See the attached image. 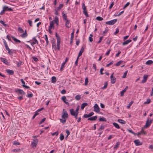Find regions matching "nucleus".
<instances>
[{"instance_id": "obj_1", "label": "nucleus", "mask_w": 153, "mask_h": 153, "mask_svg": "<svg viewBox=\"0 0 153 153\" xmlns=\"http://www.w3.org/2000/svg\"><path fill=\"white\" fill-rule=\"evenodd\" d=\"M55 36L57 40V49L59 51L60 50V37L56 32L55 33Z\"/></svg>"}, {"instance_id": "obj_2", "label": "nucleus", "mask_w": 153, "mask_h": 153, "mask_svg": "<svg viewBox=\"0 0 153 153\" xmlns=\"http://www.w3.org/2000/svg\"><path fill=\"white\" fill-rule=\"evenodd\" d=\"M70 112L72 116H74L76 119H78L77 116L78 114L75 113V111L73 109H70Z\"/></svg>"}, {"instance_id": "obj_3", "label": "nucleus", "mask_w": 153, "mask_h": 153, "mask_svg": "<svg viewBox=\"0 0 153 153\" xmlns=\"http://www.w3.org/2000/svg\"><path fill=\"white\" fill-rule=\"evenodd\" d=\"M152 120H151L149 121V119L148 118L146 120V125L144 127L146 128H148L149 126L152 123Z\"/></svg>"}, {"instance_id": "obj_4", "label": "nucleus", "mask_w": 153, "mask_h": 153, "mask_svg": "<svg viewBox=\"0 0 153 153\" xmlns=\"http://www.w3.org/2000/svg\"><path fill=\"white\" fill-rule=\"evenodd\" d=\"M117 21V19H114L111 21L106 22V24L109 25H112L114 24Z\"/></svg>"}, {"instance_id": "obj_5", "label": "nucleus", "mask_w": 153, "mask_h": 153, "mask_svg": "<svg viewBox=\"0 0 153 153\" xmlns=\"http://www.w3.org/2000/svg\"><path fill=\"white\" fill-rule=\"evenodd\" d=\"M68 116L67 111L63 109V114L62 116V118L63 119L67 118L68 117Z\"/></svg>"}, {"instance_id": "obj_6", "label": "nucleus", "mask_w": 153, "mask_h": 153, "mask_svg": "<svg viewBox=\"0 0 153 153\" xmlns=\"http://www.w3.org/2000/svg\"><path fill=\"white\" fill-rule=\"evenodd\" d=\"M38 142V140L36 138L34 139H33V142L31 143V145L32 147H36Z\"/></svg>"}, {"instance_id": "obj_7", "label": "nucleus", "mask_w": 153, "mask_h": 153, "mask_svg": "<svg viewBox=\"0 0 153 153\" xmlns=\"http://www.w3.org/2000/svg\"><path fill=\"white\" fill-rule=\"evenodd\" d=\"M94 111L97 113L99 112L100 111V108L97 104H95L94 107Z\"/></svg>"}, {"instance_id": "obj_8", "label": "nucleus", "mask_w": 153, "mask_h": 153, "mask_svg": "<svg viewBox=\"0 0 153 153\" xmlns=\"http://www.w3.org/2000/svg\"><path fill=\"white\" fill-rule=\"evenodd\" d=\"M16 92L19 93V95H25V93L21 89L17 90H16Z\"/></svg>"}, {"instance_id": "obj_9", "label": "nucleus", "mask_w": 153, "mask_h": 153, "mask_svg": "<svg viewBox=\"0 0 153 153\" xmlns=\"http://www.w3.org/2000/svg\"><path fill=\"white\" fill-rule=\"evenodd\" d=\"M11 37L12 39L14 41L15 43L16 44H18L21 42L20 40L17 39L14 36H11Z\"/></svg>"}, {"instance_id": "obj_10", "label": "nucleus", "mask_w": 153, "mask_h": 153, "mask_svg": "<svg viewBox=\"0 0 153 153\" xmlns=\"http://www.w3.org/2000/svg\"><path fill=\"white\" fill-rule=\"evenodd\" d=\"M134 142L137 146H140L142 144V143L140 142L139 140H136L134 141Z\"/></svg>"}, {"instance_id": "obj_11", "label": "nucleus", "mask_w": 153, "mask_h": 153, "mask_svg": "<svg viewBox=\"0 0 153 153\" xmlns=\"http://www.w3.org/2000/svg\"><path fill=\"white\" fill-rule=\"evenodd\" d=\"M3 40L6 49L8 51V53L10 54V49L9 48L6 41L4 39H3Z\"/></svg>"}, {"instance_id": "obj_12", "label": "nucleus", "mask_w": 153, "mask_h": 153, "mask_svg": "<svg viewBox=\"0 0 153 153\" xmlns=\"http://www.w3.org/2000/svg\"><path fill=\"white\" fill-rule=\"evenodd\" d=\"M148 76H149L148 75H144L143 76V79L142 81V83H144L146 82Z\"/></svg>"}, {"instance_id": "obj_13", "label": "nucleus", "mask_w": 153, "mask_h": 153, "mask_svg": "<svg viewBox=\"0 0 153 153\" xmlns=\"http://www.w3.org/2000/svg\"><path fill=\"white\" fill-rule=\"evenodd\" d=\"M33 40H34V41L31 43V45L32 46H33L36 43L37 44H38V42L35 37H34L33 39Z\"/></svg>"}, {"instance_id": "obj_14", "label": "nucleus", "mask_w": 153, "mask_h": 153, "mask_svg": "<svg viewBox=\"0 0 153 153\" xmlns=\"http://www.w3.org/2000/svg\"><path fill=\"white\" fill-rule=\"evenodd\" d=\"M62 100L67 105H69V103L67 102L66 100H67L65 96H63L61 98Z\"/></svg>"}, {"instance_id": "obj_15", "label": "nucleus", "mask_w": 153, "mask_h": 153, "mask_svg": "<svg viewBox=\"0 0 153 153\" xmlns=\"http://www.w3.org/2000/svg\"><path fill=\"white\" fill-rule=\"evenodd\" d=\"M97 118V116H95L92 117L88 119V120L91 121H94L96 120Z\"/></svg>"}, {"instance_id": "obj_16", "label": "nucleus", "mask_w": 153, "mask_h": 153, "mask_svg": "<svg viewBox=\"0 0 153 153\" xmlns=\"http://www.w3.org/2000/svg\"><path fill=\"white\" fill-rule=\"evenodd\" d=\"M52 46L53 48L56 51V50H58L57 47H56V43L55 41L52 42Z\"/></svg>"}, {"instance_id": "obj_17", "label": "nucleus", "mask_w": 153, "mask_h": 153, "mask_svg": "<svg viewBox=\"0 0 153 153\" xmlns=\"http://www.w3.org/2000/svg\"><path fill=\"white\" fill-rule=\"evenodd\" d=\"M131 39H128V40H127L126 41H125L123 43V45H126L128 44L129 42H131Z\"/></svg>"}, {"instance_id": "obj_18", "label": "nucleus", "mask_w": 153, "mask_h": 153, "mask_svg": "<svg viewBox=\"0 0 153 153\" xmlns=\"http://www.w3.org/2000/svg\"><path fill=\"white\" fill-rule=\"evenodd\" d=\"M1 61L4 63L5 64L8 65V63L7 62V61L6 59L1 58Z\"/></svg>"}, {"instance_id": "obj_19", "label": "nucleus", "mask_w": 153, "mask_h": 153, "mask_svg": "<svg viewBox=\"0 0 153 153\" xmlns=\"http://www.w3.org/2000/svg\"><path fill=\"white\" fill-rule=\"evenodd\" d=\"M54 22H53V21H51L50 23V26L49 28H52L54 29Z\"/></svg>"}, {"instance_id": "obj_20", "label": "nucleus", "mask_w": 153, "mask_h": 153, "mask_svg": "<svg viewBox=\"0 0 153 153\" xmlns=\"http://www.w3.org/2000/svg\"><path fill=\"white\" fill-rule=\"evenodd\" d=\"M88 104L86 103H83L81 105V109L82 110H83L85 107L88 105Z\"/></svg>"}, {"instance_id": "obj_21", "label": "nucleus", "mask_w": 153, "mask_h": 153, "mask_svg": "<svg viewBox=\"0 0 153 153\" xmlns=\"http://www.w3.org/2000/svg\"><path fill=\"white\" fill-rule=\"evenodd\" d=\"M66 23H65V26H66L68 27L69 28L70 27V25H69V24L70 22L69 20H66Z\"/></svg>"}, {"instance_id": "obj_22", "label": "nucleus", "mask_w": 153, "mask_h": 153, "mask_svg": "<svg viewBox=\"0 0 153 153\" xmlns=\"http://www.w3.org/2000/svg\"><path fill=\"white\" fill-rule=\"evenodd\" d=\"M84 50V48L83 47L82 48L79 52V53L78 55L79 56H80L82 55V53H83V51Z\"/></svg>"}, {"instance_id": "obj_23", "label": "nucleus", "mask_w": 153, "mask_h": 153, "mask_svg": "<svg viewBox=\"0 0 153 153\" xmlns=\"http://www.w3.org/2000/svg\"><path fill=\"white\" fill-rule=\"evenodd\" d=\"M27 34L26 32V31L25 30V32L21 34V36L22 38H25L27 37Z\"/></svg>"}, {"instance_id": "obj_24", "label": "nucleus", "mask_w": 153, "mask_h": 153, "mask_svg": "<svg viewBox=\"0 0 153 153\" xmlns=\"http://www.w3.org/2000/svg\"><path fill=\"white\" fill-rule=\"evenodd\" d=\"M62 16L63 17V20H68L67 19V16L66 13H64V12L62 13Z\"/></svg>"}, {"instance_id": "obj_25", "label": "nucleus", "mask_w": 153, "mask_h": 153, "mask_svg": "<svg viewBox=\"0 0 153 153\" xmlns=\"http://www.w3.org/2000/svg\"><path fill=\"white\" fill-rule=\"evenodd\" d=\"M99 121L100 122H106V120L105 117H100L99 120Z\"/></svg>"}, {"instance_id": "obj_26", "label": "nucleus", "mask_w": 153, "mask_h": 153, "mask_svg": "<svg viewBox=\"0 0 153 153\" xmlns=\"http://www.w3.org/2000/svg\"><path fill=\"white\" fill-rule=\"evenodd\" d=\"M56 82V78L55 76H53L52 77L51 82L53 83H55Z\"/></svg>"}, {"instance_id": "obj_27", "label": "nucleus", "mask_w": 153, "mask_h": 153, "mask_svg": "<svg viewBox=\"0 0 153 153\" xmlns=\"http://www.w3.org/2000/svg\"><path fill=\"white\" fill-rule=\"evenodd\" d=\"M113 124L116 128L117 129H119L120 128V126L117 123H113Z\"/></svg>"}, {"instance_id": "obj_28", "label": "nucleus", "mask_w": 153, "mask_h": 153, "mask_svg": "<svg viewBox=\"0 0 153 153\" xmlns=\"http://www.w3.org/2000/svg\"><path fill=\"white\" fill-rule=\"evenodd\" d=\"M63 4H60L59 5V7H58L56 8L55 9L56 10H59L63 7Z\"/></svg>"}, {"instance_id": "obj_29", "label": "nucleus", "mask_w": 153, "mask_h": 153, "mask_svg": "<svg viewBox=\"0 0 153 153\" xmlns=\"http://www.w3.org/2000/svg\"><path fill=\"white\" fill-rule=\"evenodd\" d=\"M3 11H6L7 10H10V8H9L7 6H4L3 7Z\"/></svg>"}, {"instance_id": "obj_30", "label": "nucleus", "mask_w": 153, "mask_h": 153, "mask_svg": "<svg viewBox=\"0 0 153 153\" xmlns=\"http://www.w3.org/2000/svg\"><path fill=\"white\" fill-rule=\"evenodd\" d=\"M45 38V40L46 41V45H48V36L47 35L45 34L44 35Z\"/></svg>"}, {"instance_id": "obj_31", "label": "nucleus", "mask_w": 153, "mask_h": 153, "mask_svg": "<svg viewBox=\"0 0 153 153\" xmlns=\"http://www.w3.org/2000/svg\"><path fill=\"white\" fill-rule=\"evenodd\" d=\"M153 63V62L151 60H149L146 62V64L148 65H151Z\"/></svg>"}, {"instance_id": "obj_32", "label": "nucleus", "mask_w": 153, "mask_h": 153, "mask_svg": "<svg viewBox=\"0 0 153 153\" xmlns=\"http://www.w3.org/2000/svg\"><path fill=\"white\" fill-rule=\"evenodd\" d=\"M118 121L120 123H122V124H125L126 122L124 121V120H122V119H118Z\"/></svg>"}, {"instance_id": "obj_33", "label": "nucleus", "mask_w": 153, "mask_h": 153, "mask_svg": "<svg viewBox=\"0 0 153 153\" xmlns=\"http://www.w3.org/2000/svg\"><path fill=\"white\" fill-rule=\"evenodd\" d=\"M111 83L112 84H114L115 82L116 81V78L115 77H114L111 79Z\"/></svg>"}, {"instance_id": "obj_34", "label": "nucleus", "mask_w": 153, "mask_h": 153, "mask_svg": "<svg viewBox=\"0 0 153 153\" xmlns=\"http://www.w3.org/2000/svg\"><path fill=\"white\" fill-rule=\"evenodd\" d=\"M60 121L63 124L65 123L66 122V119L65 118L63 119H60Z\"/></svg>"}, {"instance_id": "obj_35", "label": "nucleus", "mask_w": 153, "mask_h": 153, "mask_svg": "<svg viewBox=\"0 0 153 153\" xmlns=\"http://www.w3.org/2000/svg\"><path fill=\"white\" fill-rule=\"evenodd\" d=\"M120 142H118L116 143V145L114 147V149H117L118 147L119 146L120 144Z\"/></svg>"}, {"instance_id": "obj_36", "label": "nucleus", "mask_w": 153, "mask_h": 153, "mask_svg": "<svg viewBox=\"0 0 153 153\" xmlns=\"http://www.w3.org/2000/svg\"><path fill=\"white\" fill-rule=\"evenodd\" d=\"M12 143L13 145L16 146L19 145L20 144V143H19L17 142V141H16L13 142Z\"/></svg>"}, {"instance_id": "obj_37", "label": "nucleus", "mask_w": 153, "mask_h": 153, "mask_svg": "<svg viewBox=\"0 0 153 153\" xmlns=\"http://www.w3.org/2000/svg\"><path fill=\"white\" fill-rule=\"evenodd\" d=\"M123 62V61L120 60L115 64V65L116 66H119L120 64Z\"/></svg>"}, {"instance_id": "obj_38", "label": "nucleus", "mask_w": 153, "mask_h": 153, "mask_svg": "<svg viewBox=\"0 0 153 153\" xmlns=\"http://www.w3.org/2000/svg\"><path fill=\"white\" fill-rule=\"evenodd\" d=\"M53 21V22H57L58 23V22H59V19L58 17L57 16H55V17Z\"/></svg>"}, {"instance_id": "obj_39", "label": "nucleus", "mask_w": 153, "mask_h": 153, "mask_svg": "<svg viewBox=\"0 0 153 153\" xmlns=\"http://www.w3.org/2000/svg\"><path fill=\"white\" fill-rule=\"evenodd\" d=\"M64 138V136L62 134H61L60 135V139L61 141Z\"/></svg>"}, {"instance_id": "obj_40", "label": "nucleus", "mask_w": 153, "mask_h": 153, "mask_svg": "<svg viewBox=\"0 0 153 153\" xmlns=\"http://www.w3.org/2000/svg\"><path fill=\"white\" fill-rule=\"evenodd\" d=\"M18 31L20 33H22L24 32L23 29L21 27H19L18 28Z\"/></svg>"}, {"instance_id": "obj_41", "label": "nucleus", "mask_w": 153, "mask_h": 153, "mask_svg": "<svg viewBox=\"0 0 153 153\" xmlns=\"http://www.w3.org/2000/svg\"><path fill=\"white\" fill-rule=\"evenodd\" d=\"M79 106H78L77 107V108L76 109V110H75V113H77V114H78V113H79L78 111L79 110Z\"/></svg>"}, {"instance_id": "obj_42", "label": "nucleus", "mask_w": 153, "mask_h": 153, "mask_svg": "<svg viewBox=\"0 0 153 153\" xmlns=\"http://www.w3.org/2000/svg\"><path fill=\"white\" fill-rule=\"evenodd\" d=\"M96 19L98 21H102L103 20V19L100 16H97L96 17Z\"/></svg>"}, {"instance_id": "obj_43", "label": "nucleus", "mask_w": 153, "mask_h": 153, "mask_svg": "<svg viewBox=\"0 0 153 153\" xmlns=\"http://www.w3.org/2000/svg\"><path fill=\"white\" fill-rule=\"evenodd\" d=\"M133 101H131L128 104V105L127 106L128 108H130L131 106L133 104Z\"/></svg>"}, {"instance_id": "obj_44", "label": "nucleus", "mask_w": 153, "mask_h": 153, "mask_svg": "<svg viewBox=\"0 0 153 153\" xmlns=\"http://www.w3.org/2000/svg\"><path fill=\"white\" fill-rule=\"evenodd\" d=\"M127 131L129 132H130V133H132L133 134H134V135H135L136 134L135 133L134 131H133L132 130H130V129H127Z\"/></svg>"}, {"instance_id": "obj_45", "label": "nucleus", "mask_w": 153, "mask_h": 153, "mask_svg": "<svg viewBox=\"0 0 153 153\" xmlns=\"http://www.w3.org/2000/svg\"><path fill=\"white\" fill-rule=\"evenodd\" d=\"M128 73V71H126L124 73L122 77L123 78H125L126 77L127 74Z\"/></svg>"}, {"instance_id": "obj_46", "label": "nucleus", "mask_w": 153, "mask_h": 153, "mask_svg": "<svg viewBox=\"0 0 153 153\" xmlns=\"http://www.w3.org/2000/svg\"><path fill=\"white\" fill-rule=\"evenodd\" d=\"M75 98L77 100H79L81 98L80 96L79 95H76L75 97Z\"/></svg>"}, {"instance_id": "obj_47", "label": "nucleus", "mask_w": 153, "mask_h": 153, "mask_svg": "<svg viewBox=\"0 0 153 153\" xmlns=\"http://www.w3.org/2000/svg\"><path fill=\"white\" fill-rule=\"evenodd\" d=\"M88 82V78H85V85H86Z\"/></svg>"}, {"instance_id": "obj_48", "label": "nucleus", "mask_w": 153, "mask_h": 153, "mask_svg": "<svg viewBox=\"0 0 153 153\" xmlns=\"http://www.w3.org/2000/svg\"><path fill=\"white\" fill-rule=\"evenodd\" d=\"M107 86V83L106 82H105L104 85V86L102 88V89H105L106 88Z\"/></svg>"}, {"instance_id": "obj_49", "label": "nucleus", "mask_w": 153, "mask_h": 153, "mask_svg": "<svg viewBox=\"0 0 153 153\" xmlns=\"http://www.w3.org/2000/svg\"><path fill=\"white\" fill-rule=\"evenodd\" d=\"M82 9L83 10V11L86 10V7L85 6V4L84 3L82 4Z\"/></svg>"}, {"instance_id": "obj_50", "label": "nucleus", "mask_w": 153, "mask_h": 153, "mask_svg": "<svg viewBox=\"0 0 153 153\" xmlns=\"http://www.w3.org/2000/svg\"><path fill=\"white\" fill-rule=\"evenodd\" d=\"M65 63H63L61 65V67L60 70V71H62L63 69V68L64 67V65H65Z\"/></svg>"}, {"instance_id": "obj_51", "label": "nucleus", "mask_w": 153, "mask_h": 153, "mask_svg": "<svg viewBox=\"0 0 153 153\" xmlns=\"http://www.w3.org/2000/svg\"><path fill=\"white\" fill-rule=\"evenodd\" d=\"M38 114H39V113H38L37 112H36V111L34 115L32 117V119H33L36 116H37V115H38Z\"/></svg>"}, {"instance_id": "obj_52", "label": "nucleus", "mask_w": 153, "mask_h": 153, "mask_svg": "<svg viewBox=\"0 0 153 153\" xmlns=\"http://www.w3.org/2000/svg\"><path fill=\"white\" fill-rule=\"evenodd\" d=\"M150 102V100L149 99H148L146 100V102H145L144 103V104H149Z\"/></svg>"}, {"instance_id": "obj_53", "label": "nucleus", "mask_w": 153, "mask_h": 153, "mask_svg": "<svg viewBox=\"0 0 153 153\" xmlns=\"http://www.w3.org/2000/svg\"><path fill=\"white\" fill-rule=\"evenodd\" d=\"M10 55H11L12 56H13V55H15L16 54L15 53V52L14 51L12 52L11 51V50H10Z\"/></svg>"}, {"instance_id": "obj_54", "label": "nucleus", "mask_w": 153, "mask_h": 153, "mask_svg": "<svg viewBox=\"0 0 153 153\" xmlns=\"http://www.w3.org/2000/svg\"><path fill=\"white\" fill-rule=\"evenodd\" d=\"M46 120V118H44L40 121V122L39 123V124H41L43 122H44Z\"/></svg>"}, {"instance_id": "obj_55", "label": "nucleus", "mask_w": 153, "mask_h": 153, "mask_svg": "<svg viewBox=\"0 0 153 153\" xmlns=\"http://www.w3.org/2000/svg\"><path fill=\"white\" fill-rule=\"evenodd\" d=\"M140 133H141V134H146V133L144 131V129H143V128H142L141 129V130L140 131Z\"/></svg>"}, {"instance_id": "obj_56", "label": "nucleus", "mask_w": 153, "mask_h": 153, "mask_svg": "<svg viewBox=\"0 0 153 153\" xmlns=\"http://www.w3.org/2000/svg\"><path fill=\"white\" fill-rule=\"evenodd\" d=\"M83 117L85 118H87L90 117V116L89 115V114H85L84 115Z\"/></svg>"}, {"instance_id": "obj_57", "label": "nucleus", "mask_w": 153, "mask_h": 153, "mask_svg": "<svg viewBox=\"0 0 153 153\" xmlns=\"http://www.w3.org/2000/svg\"><path fill=\"white\" fill-rule=\"evenodd\" d=\"M74 31L71 33V39H73L74 38Z\"/></svg>"}, {"instance_id": "obj_58", "label": "nucleus", "mask_w": 153, "mask_h": 153, "mask_svg": "<svg viewBox=\"0 0 153 153\" xmlns=\"http://www.w3.org/2000/svg\"><path fill=\"white\" fill-rule=\"evenodd\" d=\"M83 13L86 17H89V16L88 15V14L87 13V12L86 10H85V11H83Z\"/></svg>"}, {"instance_id": "obj_59", "label": "nucleus", "mask_w": 153, "mask_h": 153, "mask_svg": "<svg viewBox=\"0 0 153 153\" xmlns=\"http://www.w3.org/2000/svg\"><path fill=\"white\" fill-rule=\"evenodd\" d=\"M104 128H105V126L104 125H101V127L99 129V130L100 131L102 130Z\"/></svg>"}, {"instance_id": "obj_60", "label": "nucleus", "mask_w": 153, "mask_h": 153, "mask_svg": "<svg viewBox=\"0 0 153 153\" xmlns=\"http://www.w3.org/2000/svg\"><path fill=\"white\" fill-rule=\"evenodd\" d=\"M113 61H112V62H110V63H109V64H107L106 65V67H109V66L111 65H112L113 64Z\"/></svg>"}, {"instance_id": "obj_61", "label": "nucleus", "mask_w": 153, "mask_h": 153, "mask_svg": "<svg viewBox=\"0 0 153 153\" xmlns=\"http://www.w3.org/2000/svg\"><path fill=\"white\" fill-rule=\"evenodd\" d=\"M28 22L30 25V27H32V22L30 20H28Z\"/></svg>"}, {"instance_id": "obj_62", "label": "nucleus", "mask_w": 153, "mask_h": 153, "mask_svg": "<svg viewBox=\"0 0 153 153\" xmlns=\"http://www.w3.org/2000/svg\"><path fill=\"white\" fill-rule=\"evenodd\" d=\"M130 4V3L129 2H128L126 3V4L123 7V9H125L126 8V7H127Z\"/></svg>"}, {"instance_id": "obj_63", "label": "nucleus", "mask_w": 153, "mask_h": 153, "mask_svg": "<svg viewBox=\"0 0 153 153\" xmlns=\"http://www.w3.org/2000/svg\"><path fill=\"white\" fill-rule=\"evenodd\" d=\"M32 59L34 60L36 62H37L38 60V59L36 57H35L34 56H33L32 57Z\"/></svg>"}, {"instance_id": "obj_64", "label": "nucleus", "mask_w": 153, "mask_h": 153, "mask_svg": "<svg viewBox=\"0 0 153 153\" xmlns=\"http://www.w3.org/2000/svg\"><path fill=\"white\" fill-rule=\"evenodd\" d=\"M66 92V91L65 90L63 89L61 91V93L62 94H65Z\"/></svg>"}]
</instances>
